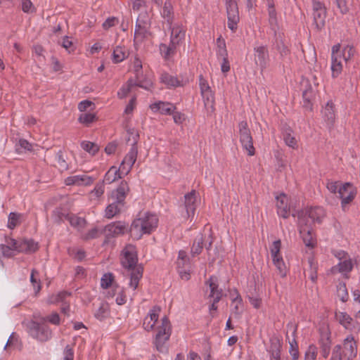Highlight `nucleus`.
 <instances>
[{"mask_svg": "<svg viewBox=\"0 0 360 360\" xmlns=\"http://www.w3.org/2000/svg\"><path fill=\"white\" fill-rule=\"evenodd\" d=\"M81 147L92 155H94L99 150V147L97 144L88 141H83L81 143Z\"/></svg>", "mask_w": 360, "mask_h": 360, "instance_id": "8fccbe9b", "label": "nucleus"}, {"mask_svg": "<svg viewBox=\"0 0 360 360\" xmlns=\"http://www.w3.org/2000/svg\"><path fill=\"white\" fill-rule=\"evenodd\" d=\"M314 96L312 87L309 85L302 92L303 98V107L311 110L312 109V99Z\"/></svg>", "mask_w": 360, "mask_h": 360, "instance_id": "e433bc0d", "label": "nucleus"}, {"mask_svg": "<svg viewBox=\"0 0 360 360\" xmlns=\"http://www.w3.org/2000/svg\"><path fill=\"white\" fill-rule=\"evenodd\" d=\"M74 354L73 347L70 345H66L63 351V360H74Z\"/></svg>", "mask_w": 360, "mask_h": 360, "instance_id": "774afa93", "label": "nucleus"}, {"mask_svg": "<svg viewBox=\"0 0 360 360\" xmlns=\"http://www.w3.org/2000/svg\"><path fill=\"white\" fill-rule=\"evenodd\" d=\"M94 181V178L87 175H75L68 176L65 179V183L68 186H89Z\"/></svg>", "mask_w": 360, "mask_h": 360, "instance_id": "aec40b11", "label": "nucleus"}, {"mask_svg": "<svg viewBox=\"0 0 360 360\" xmlns=\"http://www.w3.org/2000/svg\"><path fill=\"white\" fill-rule=\"evenodd\" d=\"M354 49L352 46L347 45L341 52V59L342 58L346 63L349 61L354 56Z\"/></svg>", "mask_w": 360, "mask_h": 360, "instance_id": "680f3d73", "label": "nucleus"}, {"mask_svg": "<svg viewBox=\"0 0 360 360\" xmlns=\"http://www.w3.org/2000/svg\"><path fill=\"white\" fill-rule=\"evenodd\" d=\"M318 345L321 356L323 359H327L330 353L332 346L331 333L328 328L319 329Z\"/></svg>", "mask_w": 360, "mask_h": 360, "instance_id": "1a4fd4ad", "label": "nucleus"}, {"mask_svg": "<svg viewBox=\"0 0 360 360\" xmlns=\"http://www.w3.org/2000/svg\"><path fill=\"white\" fill-rule=\"evenodd\" d=\"M236 292L237 295L232 300V303L235 305L231 309V313L234 314L236 318H239L243 312V300L237 290Z\"/></svg>", "mask_w": 360, "mask_h": 360, "instance_id": "a19ab883", "label": "nucleus"}, {"mask_svg": "<svg viewBox=\"0 0 360 360\" xmlns=\"http://www.w3.org/2000/svg\"><path fill=\"white\" fill-rule=\"evenodd\" d=\"M108 314V305L107 303H101L100 307L94 314L95 317L102 321L107 317Z\"/></svg>", "mask_w": 360, "mask_h": 360, "instance_id": "3c124183", "label": "nucleus"}, {"mask_svg": "<svg viewBox=\"0 0 360 360\" xmlns=\"http://www.w3.org/2000/svg\"><path fill=\"white\" fill-rule=\"evenodd\" d=\"M340 198L342 200L341 204L344 209L345 205L353 200L356 195L354 188L350 183H345L338 189Z\"/></svg>", "mask_w": 360, "mask_h": 360, "instance_id": "4468645a", "label": "nucleus"}, {"mask_svg": "<svg viewBox=\"0 0 360 360\" xmlns=\"http://www.w3.org/2000/svg\"><path fill=\"white\" fill-rule=\"evenodd\" d=\"M308 221V224H312L314 222L321 223L322 219L325 216V211L323 207L316 206L313 207H310L308 209L304 214L302 212L301 214H299V217H305Z\"/></svg>", "mask_w": 360, "mask_h": 360, "instance_id": "2eb2a0df", "label": "nucleus"}, {"mask_svg": "<svg viewBox=\"0 0 360 360\" xmlns=\"http://www.w3.org/2000/svg\"><path fill=\"white\" fill-rule=\"evenodd\" d=\"M121 178L122 176L120 175V170H117L115 166H112L105 174L103 181L106 184H111Z\"/></svg>", "mask_w": 360, "mask_h": 360, "instance_id": "ea45409f", "label": "nucleus"}, {"mask_svg": "<svg viewBox=\"0 0 360 360\" xmlns=\"http://www.w3.org/2000/svg\"><path fill=\"white\" fill-rule=\"evenodd\" d=\"M171 323L169 319L165 316L161 319V325L157 328L154 344L158 351L162 352L164 345L169 340L171 335Z\"/></svg>", "mask_w": 360, "mask_h": 360, "instance_id": "20e7f679", "label": "nucleus"}, {"mask_svg": "<svg viewBox=\"0 0 360 360\" xmlns=\"http://www.w3.org/2000/svg\"><path fill=\"white\" fill-rule=\"evenodd\" d=\"M238 127L240 141L243 148L248 151L249 155H254L255 150L253 146L252 138L248 122L246 121H241L238 124Z\"/></svg>", "mask_w": 360, "mask_h": 360, "instance_id": "6e6552de", "label": "nucleus"}, {"mask_svg": "<svg viewBox=\"0 0 360 360\" xmlns=\"http://www.w3.org/2000/svg\"><path fill=\"white\" fill-rule=\"evenodd\" d=\"M144 229H146V227H143L142 221L136 218L132 221L129 231L131 238L139 240L143 234H146L143 232L145 231Z\"/></svg>", "mask_w": 360, "mask_h": 360, "instance_id": "cd10ccee", "label": "nucleus"}, {"mask_svg": "<svg viewBox=\"0 0 360 360\" xmlns=\"http://www.w3.org/2000/svg\"><path fill=\"white\" fill-rule=\"evenodd\" d=\"M255 62L259 66L261 70H264L269 62V54L266 46H259L254 48Z\"/></svg>", "mask_w": 360, "mask_h": 360, "instance_id": "ddd939ff", "label": "nucleus"}, {"mask_svg": "<svg viewBox=\"0 0 360 360\" xmlns=\"http://www.w3.org/2000/svg\"><path fill=\"white\" fill-rule=\"evenodd\" d=\"M272 259L274 264L277 269L278 274L281 278H285L287 276L288 270L283 259L282 256Z\"/></svg>", "mask_w": 360, "mask_h": 360, "instance_id": "c03bdc74", "label": "nucleus"}, {"mask_svg": "<svg viewBox=\"0 0 360 360\" xmlns=\"http://www.w3.org/2000/svg\"><path fill=\"white\" fill-rule=\"evenodd\" d=\"M272 31L274 36L272 44L273 48L279 52L281 58L287 56L290 54V51L286 44L284 33L279 32L278 29L272 30Z\"/></svg>", "mask_w": 360, "mask_h": 360, "instance_id": "f8f14e48", "label": "nucleus"}, {"mask_svg": "<svg viewBox=\"0 0 360 360\" xmlns=\"http://www.w3.org/2000/svg\"><path fill=\"white\" fill-rule=\"evenodd\" d=\"M334 108V104L332 101H328L324 108L322 110L323 118L329 131H331L333 129L335 123V114Z\"/></svg>", "mask_w": 360, "mask_h": 360, "instance_id": "dca6fc26", "label": "nucleus"}, {"mask_svg": "<svg viewBox=\"0 0 360 360\" xmlns=\"http://www.w3.org/2000/svg\"><path fill=\"white\" fill-rule=\"evenodd\" d=\"M169 28L171 30L170 40L179 45L185 39L186 28L179 24L172 25Z\"/></svg>", "mask_w": 360, "mask_h": 360, "instance_id": "bb28decb", "label": "nucleus"}, {"mask_svg": "<svg viewBox=\"0 0 360 360\" xmlns=\"http://www.w3.org/2000/svg\"><path fill=\"white\" fill-rule=\"evenodd\" d=\"M281 340L278 336L274 335L270 338V346L268 352L271 358L281 356Z\"/></svg>", "mask_w": 360, "mask_h": 360, "instance_id": "473e14b6", "label": "nucleus"}, {"mask_svg": "<svg viewBox=\"0 0 360 360\" xmlns=\"http://www.w3.org/2000/svg\"><path fill=\"white\" fill-rule=\"evenodd\" d=\"M340 12L342 15L347 14L349 11V0H333Z\"/></svg>", "mask_w": 360, "mask_h": 360, "instance_id": "5fc2aeb1", "label": "nucleus"}, {"mask_svg": "<svg viewBox=\"0 0 360 360\" xmlns=\"http://www.w3.org/2000/svg\"><path fill=\"white\" fill-rule=\"evenodd\" d=\"M205 243V236L202 233H199L194 239L191 254L193 257L199 255L203 249V244Z\"/></svg>", "mask_w": 360, "mask_h": 360, "instance_id": "72a5a7b5", "label": "nucleus"}, {"mask_svg": "<svg viewBox=\"0 0 360 360\" xmlns=\"http://www.w3.org/2000/svg\"><path fill=\"white\" fill-rule=\"evenodd\" d=\"M184 206L188 217H190L191 216L193 217L196 209V191L195 190H192L191 192L186 193L184 195Z\"/></svg>", "mask_w": 360, "mask_h": 360, "instance_id": "393cba45", "label": "nucleus"}, {"mask_svg": "<svg viewBox=\"0 0 360 360\" xmlns=\"http://www.w3.org/2000/svg\"><path fill=\"white\" fill-rule=\"evenodd\" d=\"M27 328L30 334L41 342H46L51 338L52 331L49 326L41 322L39 319L38 321H30L27 325Z\"/></svg>", "mask_w": 360, "mask_h": 360, "instance_id": "39448f33", "label": "nucleus"}, {"mask_svg": "<svg viewBox=\"0 0 360 360\" xmlns=\"http://www.w3.org/2000/svg\"><path fill=\"white\" fill-rule=\"evenodd\" d=\"M332 77H338L342 70V60L340 57L331 56Z\"/></svg>", "mask_w": 360, "mask_h": 360, "instance_id": "37998d69", "label": "nucleus"}, {"mask_svg": "<svg viewBox=\"0 0 360 360\" xmlns=\"http://www.w3.org/2000/svg\"><path fill=\"white\" fill-rule=\"evenodd\" d=\"M150 108L152 111L156 112H160L162 115H172L174 111L176 109V105L171 103L158 101L152 103L150 105Z\"/></svg>", "mask_w": 360, "mask_h": 360, "instance_id": "412c9836", "label": "nucleus"}, {"mask_svg": "<svg viewBox=\"0 0 360 360\" xmlns=\"http://www.w3.org/2000/svg\"><path fill=\"white\" fill-rule=\"evenodd\" d=\"M148 35H150V28L141 26L140 25H135L134 41L142 42Z\"/></svg>", "mask_w": 360, "mask_h": 360, "instance_id": "c9c22d12", "label": "nucleus"}, {"mask_svg": "<svg viewBox=\"0 0 360 360\" xmlns=\"http://www.w3.org/2000/svg\"><path fill=\"white\" fill-rule=\"evenodd\" d=\"M281 134L283 141L288 146L293 149L297 148V141L295 137L292 136L293 131L290 127L287 124H282Z\"/></svg>", "mask_w": 360, "mask_h": 360, "instance_id": "5701e85b", "label": "nucleus"}, {"mask_svg": "<svg viewBox=\"0 0 360 360\" xmlns=\"http://www.w3.org/2000/svg\"><path fill=\"white\" fill-rule=\"evenodd\" d=\"M126 231L127 226L123 221H118L106 225L103 230L106 238L105 243H107V240L111 238H115L123 235Z\"/></svg>", "mask_w": 360, "mask_h": 360, "instance_id": "9b49d317", "label": "nucleus"}, {"mask_svg": "<svg viewBox=\"0 0 360 360\" xmlns=\"http://www.w3.org/2000/svg\"><path fill=\"white\" fill-rule=\"evenodd\" d=\"M224 3L227 14V26L233 32H236L240 21L238 4L236 0H225Z\"/></svg>", "mask_w": 360, "mask_h": 360, "instance_id": "0eeeda50", "label": "nucleus"}, {"mask_svg": "<svg viewBox=\"0 0 360 360\" xmlns=\"http://www.w3.org/2000/svg\"><path fill=\"white\" fill-rule=\"evenodd\" d=\"M22 10L24 13H33L35 11V8L30 0L22 1Z\"/></svg>", "mask_w": 360, "mask_h": 360, "instance_id": "338daca9", "label": "nucleus"}, {"mask_svg": "<svg viewBox=\"0 0 360 360\" xmlns=\"http://www.w3.org/2000/svg\"><path fill=\"white\" fill-rule=\"evenodd\" d=\"M96 120V115L94 113H84L80 115L78 120L80 123H82L87 127L94 122Z\"/></svg>", "mask_w": 360, "mask_h": 360, "instance_id": "6e6d98bb", "label": "nucleus"}, {"mask_svg": "<svg viewBox=\"0 0 360 360\" xmlns=\"http://www.w3.org/2000/svg\"><path fill=\"white\" fill-rule=\"evenodd\" d=\"M337 295L342 302L348 300L349 294L345 283L340 282L337 285Z\"/></svg>", "mask_w": 360, "mask_h": 360, "instance_id": "de8ad7c7", "label": "nucleus"}, {"mask_svg": "<svg viewBox=\"0 0 360 360\" xmlns=\"http://www.w3.org/2000/svg\"><path fill=\"white\" fill-rule=\"evenodd\" d=\"M68 221L73 227H83L86 222L84 218L79 217L72 214H69V216L68 217Z\"/></svg>", "mask_w": 360, "mask_h": 360, "instance_id": "864d4df0", "label": "nucleus"}, {"mask_svg": "<svg viewBox=\"0 0 360 360\" xmlns=\"http://www.w3.org/2000/svg\"><path fill=\"white\" fill-rule=\"evenodd\" d=\"M20 214L16 212H11L8 215V227L10 229H13L17 225L19 224V219Z\"/></svg>", "mask_w": 360, "mask_h": 360, "instance_id": "13d9d810", "label": "nucleus"}, {"mask_svg": "<svg viewBox=\"0 0 360 360\" xmlns=\"http://www.w3.org/2000/svg\"><path fill=\"white\" fill-rule=\"evenodd\" d=\"M203 98L205 107L207 109L210 108L212 111L214 110V96L212 90H209L201 94Z\"/></svg>", "mask_w": 360, "mask_h": 360, "instance_id": "49530a36", "label": "nucleus"}, {"mask_svg": "<svg viewBox=\"0 0 360 360\" xmlns=\"http://www.w3.org/2000/svg\"><path fill=\"white\" fill-rule=\"evenodd\" d=\"M314 25L317 30H321L326 23V10L325 6L318 1H313Z\"/></svg>", "mask_w": 360, "mask_h": 360, "instance_id": "9d476101", "label": "nucleus"}, {"mask_svg": "<svg viewBox=\"0 0 360 360\" xmlns=\"http://www.w3.org/2000/svg\"><path fill=\"white\" fill-rule=\"evenodd\" d=\"M120 260L122 266L131 271L129 285L130 288L136 290L143 271V266L137 265L138 256L136 247L131 244L126 245L122 251Z\"/></svg>", "mask_w": 360, "mask_h": 360, "instance_id": "f257e3e1", "label": "nucleus"}, {"mask_svg": "<svg viewBox=\"0 0 360 360\" xmlns=\"http://www.w3.org/2000/svg\"><path fill=\"white\" fill-rule=\"evenodd\" d=\"M136 25H140L148 28H150V20L147 13H141L136 20Z\"/></svg>", "mask_w": 360, "mask_h": 360, "instance_id": "4d7b16f0", "label": "nucleus"}, {"mask_svg": "<svg viewBox=\"0 0 360 360\" xmlns=\"http://www.w3.org/2000/svg\"><path fill=\"white\" fill-rule=\"evenodd\" d=\"M266 5L268 8L269 14V23L270 29L276 30L278 28L277 13L275 8V4L274 0H266Z\"/></svg>", "mask_w": 360, "mask_h": 360, "instance_id": "c756f323", "label": "nucleus"}, {"mask_svg": "<svg viewBox=\"0 0 360 360\" xmlns=\"http://www.w3.org/2000/svg\"><path fill=\"white\" fill-rule=\"evenodd\" d=\"M281 248V240H275L273 243V244L270 248L272 259L281 257V255L280 254Z\"/></svg>", "mask_w": 360, "mask_h": 360, "instance_id": "0e129e2a", "label": "nucleus"}, {"mask_svg": "<svg viewBox=\"0 0 360 360\" xmlns=\"http://www.w3.org/2000/svg\"><path fill=\"white\" fill-rule=\"evenodd\" d=\"M317 349L315 345H310L305 352L304 360H316Z\"/></svg>", "mask_w": 360, "mask_h": 360, "instance_id": "e2e57ef3", "label": "nucleus"}, {"mask_svg": "<svg viewBox=\"0 0 360 360\" xmlns=\"http://www.w3.org/2000/svg\"><path fill=\"white\" fill-rule=\"evenodd\" d=\"M161 15L167 21L169 27H171L173 24L174 14L173 6L172 5L170 0L165 1L162 11H161Z\"/></svg>", "mask_w": 360, "mask_h": 360, "instance_id": "7c9ffc66", "label": "nucleus"}, {"mask_svg": "<svg viewBox=\"0 0 360 360\" xmlns=\"http://www.w3.org/2000/svg\"><path fill=\"white\" fill-rule=\"evenodd\" d=\"M37 318L41 322L44 323L48 321L52 324L58 326L60 323V318L57 312H53L47 316H38Z\"/></svg>", "mask_w": 360, "mask_h": 360, "instance_id": "09e8293b", "label": "nucleus"}, {"mask_svg": "<svg viewBox=\"0 0 360 360\" xmlns=\"http://www.w3.org/2000/svg\"><path fill=\"white\" fill-rule=\"evenodd\" d=\"M161 309L160 307L154 306L148 312L147 316L144 319L143 322V327L147 331L152 330L158 321L159 318V313Z\"/></svg>", "mask_w": 360, "mask_h": 360, "instance_id": "f3484780", "label": "nucleus"}, {"mask_svg": "<svg viewBox=\"0 0 360 360\" xmlns=\"http://www.w3.org/2000/svg\"><path fill=\"white\" fill-rule=\"evenodd\" d=\"M179 44L170 40L169 44L161 43L159 46V51L162 58L167 60L172 58L176 53V48Z\"/></svg>", "mask_w": 360, "mask_h": 360, "instance_id": "a878e982", "label": "nucleus"}, {"mask_svg": "<svg viewBox=\"0 0 360 360\" xmlns=\"http://www.w3.org/2000/svg\"><path fill=\"white\" fill-rule=\"evenodd\" d=\"M69 214L65 213L63 208L57 207L56 208L51 214L52 219L56 224H60L65 219L68 220V217Z\"/></svg>", "mask_w": 360, "mask_h": 360, "instance_id": "a18cd8bd", "label": "nucleus"}, {"mask_svg": "<svg viewBox=\"0 0 360 360\" xmlns=\"http://www.w3.org/2000/svg\"><path fill=\"white\" fill-rule=\"evenodd\" d=\"M160 81L168 87H176L181 85L179 80L176 77L167 72L161 75Z\"/></svg>", "mask_w": 360, "mask_h": 360, "instance_id": "58836bf2", "label": "nucleus"}, {"mask_svg": "<svg viewBox=\"0 0 360 360\" xmlns=\"http://www.w3.org/2000/svg\"><path fill=\"white\" fill-rule=\"evenodd\" d=\"M39 249L38 243L33 239L20 238L18 241V252L26 254L35 252Z\"/></svg>", "mask_w": 360, "mask_h": 360, "instance_id": "6ab92c4d", "label": "nucleus"}, {"mask_svg": "<svg viewBox=\"0 0 360 360\" xmlns=\"http://www.w3.org/2000/svg\"><path fill=\"white\" fill-rule=\"evenodd\" d=\"M276 207L278 214L287 219L290 215V208L288 205V198L285 194H281L276 197Z\"/></svg>", "mask_w": 360, "mask_h": 360, "instance_id": "b1692460", "label": "nucleus"}, {"mask_svg": "<svg viewBox=\"0 0 360 360\" xmlns=\"http://www.w3.org/2000/svg\"><path fill=\"white\" fill-rule=\"evenodd\" d=\"M210 288V297H213L215 302H219L222 297V290L219 289V285L217 283V278L215 276H210L209 280L206 281Z\"/></svg>", "mask_w": 360, "mask_h": 360, "instance_id": "c85d7f7f", "label": "nucleus"}, {"mask_svg": "<svg viewBox=\"0 0 360 360\" xmlns=\"http://www.w3.org/2000/svg\"><path fill=\"white\" fill-rule=\"evenodd\" d=\"M134 84L136 86L143 88L146 90L150 91L153 87V82L150 80H142L139 77V79H136V82Z\"/></svg>", "mask_w": 360, "mask_h": 360, "instance_id": "69168bd1", "label": "nucleus"}, {"mask_svg": "<svg viewBox=\"0 0 360 360\" xmlns=\"http://www.w3.org/2000/svg\"><path fill=\"white\" fill-rule=\"evenodd\" d=\"M129 192V187L127 182L122 181L119 186L111 193L110 199L111 202L105 209V217L111 219L120 213L125 203V199Z\"/></svg>", "mask_w": 360, "mask_h": 360, "instance_id": "f03ea898", "label": "nucleus"}, {"mask_svg": "<svg viewBox=\"0 0 360 360\" xmlns=\"http://www.w3.org/2000/svg\"><path fill=\"white\" fill-rule=\"evenodd\" d=\"M138 218L142 221L143 227H146L144 232L146 234L151 233L158 226V219L155 214L146 212L143 216Z\"/></svg>", "mask_w": 360, "mask_h": 360, "instance_id": "a211bd4d", "label": "nucleus"}, {"mask_svg": "<svg viewBox=\"0 0 360 360\" xmlns=\"http://www.w3.org/2000/svg\"><path fill=\"white\" fill-rule=\"evenodd\" d=\"M127 143H130L131 145V147H137V143L139 139V134L138 131H136L134 129H130L127 130Z\"/></svg>", "mask_w": 360, "mask_h": 360, "instance_id": "603ef678", "label": "nucleus"}, {"mask_svg": "<svg viewBox=\"0 0 360 360\" xmlns=\"http://www.w3.org/2000/svg\"><path fill=\"white\" fill-rule=\"evenodd\" d=\"M138 154V147H131L129 153L125 155L122 162V165H127V169L126 170L125 175H127L131 169L134 164L135 163Z\"/></svg>", "mask_w": 360, "mask_h": 360, "instance_id": "2f4dec72", "label": "nucleus"}, {"mask_svg": "<svg viewBox=\"0 0 360 360\" xmlns=\"http://www.w3.org/2000/svg\"><path fill=\"white\" fill-rule=\"evenodd\" d=\"M296 332H297V328L295 327L292 332V335L294 336V338L291 341H289V344H290L289 353H290V355L291 356L292 360H299L300 359L298 343L295 338Z\"/></svg>", "mask_w": 360, "mask_h": 360, "instance_id": "4c0bfd02", "label": "nucleus"}, {"mask_svg": "<svg viewBox=\"0 0 360 360\" xmlns=\"http://www.w3.org/2000/svg\"><path fill=\"white\" fill-rule=\"evenodd\" d=\"M335 318L346 329L352 330L354 326L353 319L346 312H336Z\"/></svg>", "mask_w": 360, "mask_h": 360, "instance_id": "f704fd0d", "label": "nucleus"}, {"mask_svg": "<svg viewBox=\"0 0 360 360\" xmlns=\"http://www.w3.org/2000/svg\"><path fill=\"white\" fill-rule=\"evenodd\" d=\"M308 262L309 264V278L314 283H315L317 280V269L318 266L314 262V259L312 258H309Z\"/></svg>", "mask_w": 360, "mask_h": 360, "instance_id": "052dcab7", "label": "nucleus"}, {"mask_svg": "<svg viewBox=\"0 0 360 360\" xmlns=\"http://www.w3.org/2000/svg\"><path fill=\"white\" fill-rule=\"evenodd\" d=\"M128 56V53L124 46H117L115 48L112 53V60L115 63L123 61Z\"/></svg>", "mask_w": 360, "mask_h": 360, "instance_id": "79ce46f5", "label": "nucleus"}, {"mask_svg": "<svg viewBox=\"0 0 360 360\" xmlns=\"http://www.w3.org/2000/svg\"><path fill=\"white\" fill-rule=\"evenodd\" d=\"M114 280V276L112 273L105 274L101 280V286L103 289H108L112 285V283Z\"/></svg>", "mask_w": 360, "mask_h": 360, "instance_id": "bf43d9fd", "label": "nucleus"}, {"mask_svg": "<svg viewBox=\"0 0 360 360\" xmlns=\"http://www.w3.org/2000/svg\"><path fill=\"white\" fill-rule=\"evenodd\" d=\"M353 269V263L350 257L339 262L337 265L333 266L330 271L333 274L341 273L348 278L347 274L349 273Z\"/></svg>", "mask_w": 360, "mask_h": 360, "instance_id": "4be33fe9", "label": "nucleus"}, {"mask_svg": "<svg viewBox=\"0 0 360 360\" xmlns=\"http://www.w3.org/2000/svg\"><path fill=\"white\" fill-rule=\"evenodd\" d=\"M357 355V343L353 335H348L342 345H336L332 350L330 360H353Z\"/></svg>", "mask_w": 360, "mask_h": 360, "instance_id": "7ed1b4c3", "label": "nucleus"}, {"mask_svg": "<svg viewBox=\"0 0 360 360\" xmlns=\"http://www.w3.org/2000/svg\"><path fill=\"white\" fill-rule=\"evenodd\" d=\"M299 231L300 234L307 247L313 248L316 244L314 233L311 224L305 217H299Z\"/></svg>", "mask_w": 360, "mask_h": 360, "instance_id": "423d86ee", "label": "nucleus"}]
</instances>
